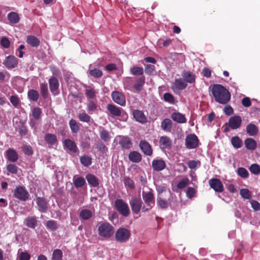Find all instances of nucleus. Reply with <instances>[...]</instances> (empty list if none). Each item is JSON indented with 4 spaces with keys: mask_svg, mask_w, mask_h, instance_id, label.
Instances as JSON below:
<instances>
[{
    "mask_svg": "<svg viewBox=\"0 0 260 260\" xmlns=\"http://www.w3.org/2000/svg\"><path fill=\"white\" fill-rule=\"evenodd\" d=\"M212 93L215 101L221 104H226L231 99L230 92L220 84H214L212 88Z\"/></svg>",
    "mask_w": 260,
    "mask_h": 260,
    "instance_id": "f257e3e1",
    "label": "nucleus"
},
{
    "mask_svg": "<svg viewBox=\"0 0 260 260\" xmlns=\"http://www.w3.org/2000/svg\"><path fill=\"white\" fill-rule=\"evenodd\" d=\"M142 198L146 204V206H143L142 211L146 212L149 211L155 205V199L152 189H150L148 191L142 192Z\"/></svg>",
    "mask_w": 260,
    "mask_h": 260,
    "instance_id": "f03ea898",
    "label": "nucleus"
},
{
    "mask_svg": "<svg viewBox=\"0 0 260 260\" xmlns=\"http://www.w3.org/2000/svg\"><path fill=\"white\" fill-rule=\"evenodd\" d=\"M98 232L100 237L105 239H109L114 234V228L109 223H101L98 226Z\"/></svg>",
    "mask_w": 260,
    "mask_h": 260,
    "instance_id": "7ed1b4c3",
    "label": "nucleus"
},
{
    "mask_svg": "<svg viewBox=\"0 0 260 260\" xmlns=\"http://www.w3.org/2000/svg\"><path fill=\"white\" fill-rule=\"evenodd\" d=\"M130 236L131 232L128 230L120 228L116 232L115 239L118 242L124 243L128 241Z\"/></svg>",
    "mask_w": 260,
    "mask_h": 260,
    "instance_id": "20e7f679",
    "label": "nucleus"
},
{
    "mask_svg": "<svg viewBox=\"0 0 260 260\" xmlns=\"http://www.w3.org/2000/svg\"><path fill=\"white\" fill-rule=\"evenodd\" d=\"M14 196L20 201H26L28 199L29 194L24 187L18 186L14 189Z\"/></svg>",
    "mask_w": 260,
    "mask_h": 260,
    "instance_id": "39448f33",
    "label": "nucleus"
},
{
    "mask_svg": "<svg viewBox=\"0 0 260 260\" xmlns=\"http://www.w3.org/2000/svg\"><path fill=\"white\" fill-rule=\"evenodd\" d=\"M115 207L117 211L123 216H127L130 213L128 205L122 199H117L115 202Z\"/></svg>",
    "mask_w": 260,
    "mask_h": 260,
    "instance_id": "423d86ee",
    "label": "nucleus"
},
{
    "mask_svg": "<svg viewBox=\"0 0 260 260\" xmlns=\"http://www.w3.org/2000/svg\"><path fill=\"white\" fill-rule=\"evenodd\" d=\"M142 201L140 197H134L129 201V205L131 206L133 212L135 214H138L142 210Z\"/></svg>",
    "mask_w": 260,
    "mask_h": 260,
    "instance_id": "0eeeda50",
    "label": "nucleus"
},
{
    "mask_svg": "<svg viewBox=\"0 0 260 260\" xmlns=\"http://www.w3.org/2000/svg\"><path fill=\"white\" fill-rule=\"evenodd\" d=\"M107 109L111 115L114 116H119L122 115L124 120L127 118V115L125 113L122 108L118 107L114 105L109 104L107 106Z\"/></svg>",
    "mask_w": 260,
    "mask_h": 260,
    "instance_id": "6e6552de",
    "label": "nucleus"
},
{
    "mask_svg": "<svg viewBox=\"0 0 260 260\" xmlns=\"http://www.w3.org/2000/svg\"><path fill=\"white\" fill-rule=\"evenodd\" d=\"M199 143V139L195 134H189L186 137L185 146L188 149L196 148Z\"/></svg>",
    "mask_w": 260,
    "mask_h": 260,
    "instance_id": "1a4fd4ad",
    "label": "nucleus"
},
{
    "mask_svg": "<svg viewBox=\"0 0 260 260\" xmlns=\"http://www.w3.org/2000/svg\"><path fill=\"white\" fill-rule=\"evenodd\" d=\"M241 123V117L235 115L230 118L228 123H226V125L229 126L232 129H235L240 127Z\"/></svg>",
    "mask_w": 260,
    "mask_h": 260,
    "instance_id": "9d476101",
    "label": "nucleus"
},
{
    "mask_svg": "<svg viewBox=\"0 0 260 260\" xmlns=\"http://www.w3.org/2000/svg\"><path fill=\"white\" fill-rule=\"evenodd\" d=\"M209 184L211 188L216 192H222L224 190L223 185L221 181L217 178H212L209 181Z\"/></svg>",
    "mask_w": 260,
    "mask_h": 260,
    "instance_id": "9b49d317",
    "label": "nucleus"
},
{
    "mask_svg": "<svg viewBox=\"0 0 260 260\" xmlns=\"http://www.w3.org/2000/svg\"><path fill=\"white\" fill-rule=\"evenodd\" d=\"M112 100L120 106H124L126 103L124 95L120 92L117 91H113L111 94Z\"/></svg>",
    "mask_w": 260,
    "mask_h": 260,
    "instance_id": "f8f14e48",
    "label": "nucleus"
},
{
    "mask_svg": "<svg viewBox=\"0 0 260 260\" xmlns=\"http://www.w3.org/2000/svg\"><path fill=\"white\" fill-rule=\"evenodd\" d=\"M49 88L51 92L54 95L59 93V81L57 78L54 76H52L49 80Z\"/></svg>",
    "mask_w": 260,
    "mask_h": 260,
    "instance_id": "ddd939ff",
    "label": "nucleus"
},
{
    "mask_svg": "<svg viewBox=\"0 0 260 260\" xmlns=\"http://www.w3.org/2000/svg\"><path fill=\"white\" fill-rule=\"evenodd\" d=\"M134 118L138 122L144 124L147 122V119L143 111L139 110H134L133 111Z\"/></svg>",
    "mask_w": 260,
    "mask_h": 260,
    "instance_id": "4468645a",
    "label": "nucleus"
},
{
    "mask_svg": "<svg viewBox=\"0 0 260 260\" xmlns=\"http://www.w3.org/2000/svg\"><path fill=\"white\" fill-rule=\"evenodd\" d=\"M166 167L165 161L161 158H155L152 161V167L155 171H160Z\"/></svg>",
    "mask_w": 260,
    "mask_h": 260,
    "instance_id": "2eb2a0df",
    "label": "nucleus"
},
{
    "mask_svg": "<svg viewBox=\"0 0 260 260\" xmlns=\"http://www.w3.org/2000/svg\"><path fill=\"white\" fill-rule=\"evenodd\" d=\"M139 146L143 152L147 155L151 156L152 154V149L151 145L146 141H141Z\"/></svg>",
    "mask_w": 260,
    "mask_h": 260,
    "instance_id": "dca6fc26",
    "label": "nucleus"
},
{
    "mask_svg": "<svg viewBox=\"0 0 260 260\" xmlns=\"http://www.w3.org/2000/svg\"><path fill=\"white\" fill-rule=\"evenodd\" d=\"M36 203L38 206V210L42 213H46L48 209V203L46 199L43 197H37Z\"/></svg>",
    "mask_w": 260,
    "mask_h": 260,
    "instance_id": "f3484780",
    "label": "nucleus"
},
{
    "mask_svg": "<svg viewBox=\"0 0 260 260\" xmlns=\"http://www.w3.org/2000/svg\"><path fill=\"white\" fill-rule=\"evenodd\" d=\"M4 64L7 68L13 69L17 67L18 61L14 56L9 55L6 58Z\"/></svg>",
    "mask_w": 260,
    "mask_h": 260,
    "instance_id": "a211bd4d",
    "label": "nucleus"
},
{
    "mask_svg": "<svg viewBox=\"0 0 260 260\" xmlns=\"http://www.w3.org/2000/svg\"><path fill=\"white\" fill-rule=\"evenodd\" d=\"M119 143L120 146L124 149H129L132 146L131 140L128 137L119 136Z\"/></svg>",
    "mask_w": 260,
    "mask_h": 260,
    "instance_id": "6ab92c4d",
    "label": "nucleus"
},
{
    "mask_svg": "<svg viewBox=\"0 0 260 260\" xmlns=\"http://www.w3.org/2000/svg\"><path fill=\"white\" fill-rule=\"evenodd\" d=\"M145 83V78L144 76H141L137 78L136 80L135 84L133 85V88L136 91H140L143 89V87Z\"/></svg>",
    "mask_w": 260,
    "mask_h": 260,
    "instance_id": "aec40b11",
    "label": "nucleus"
},
{
    "mask_svg": "<svg viewBox=\"0 0 260 260\" xmlns=\"http://www.w3.org/2000/svg\"><path fill=\"white\" fill-rule=\"evenodd\" d=\"M159 145L162 149L170 148L172 144V141L167 136H162L159 138Z\"/></svg>",
    "mask_w": 260,
    "mask_h": 260,
    "instance_id": "412c9836",
    "label": "nucleus"
},
{
    "mask_svg": "<svg viewBox=\"0 0 260 260\" xmlns=\"http://www.w3.org/2000/svg\"><path fill=\"white\" fill-rule=\"evenodd\" d=\"M86 179L88 184L93 187H97L99 185V179L94 175L88 174L86 176Z\"/></svg>",
    "mask_w": 260,
    "mask_h": 260,
    "instance_id": "4be33fe9",
    "label": "nucleus"
},
{
    "mask_svg": "<svg viewBox=\"0 0 260 260\" xmlns=\"http://www.w3.org/2000/svg\"><path fill=\"white\" fill-rule=\"evenodd\" d=\"M182 76L185 82L192 83L195 82L196 75L190 71H184L182 74Z\"/></svg>",
    "mask_w": 260,
    "mask_h": 260,
    "instance_id": "5701e85b",
    "label": "nucleus"
},
{
    "mask_svg": "<svg viewBox=\"0 0 260 260\" xmlns=\"http://www.w3.org/2000/svg\"><path fill=\"white\" fill-rule=\"evenodd\" d=\"M24 223L27 227L35 229L38 225V221L35 216H28L25 219Z\"/></svg>",
    "mask_w": 260,
    "mask_h": 260,
    "instance_id": "b1692460",
    "label": "nucleus"
},
{
    "mask_svg": "<svg viewBox=\"0 0 260 260\" xmlns=\"http://www.w3.org/2000/svg\"><path fill=\"white\" fill-rule=\"evenodd\" d=\"M172 119L179 123H184L186 122V119L185 116L179 112L173 113L171 115Z\"/></svg>",
    "mask_w": 260,
    "mask_h": 260,
    "instance_id": "393cba45",
    "label": "nucleus"
},
{
    "mask_svg": "<svg viewBox=\"0 0 260 260\" xmlns=\"http://www.w3.org/2000/svg\"><path fill=\"white\" fill-rule=\"evenodd\" d=\"M245 145L246 148L249 150H254L256 149L257 144L256 141L252 138H247L245 140Z\"/></svg>",
    "mask_w": 260,
    "mask_h": 260,
    "instance_id": "a878e982",
    "label": "nucleus"
},
{
    "mask_svg": "<svg viewBox=\"0 0 260 260\" xmlns=\"http://www.w3.org/2000/svg\"><path fill=\"white\" fill-rule=\"evenodd\" d=\"M64 146L73 152H76L77 150V147L75 143L70 139H66L64 140Z\"/></svg>",
    "mask_w": 260,
    "mask_h": 260,
    "instance_id": "bb28decb",
    "label": "nucleus"
},
{
    "mask_svg": "<svg viewBox=\"0 0 260 260\" xmlns=\"http://www.w3.org/2000/svg\"><path fill=\"white\" fill-rule=\"evenodd\" d=\"M161 128L167 132H170L171 131L172 127V122L170 119H165L161 123Z\"/></svg>",
    "mask_w": 260,
    "mask_h": 260,
    "instance_id": "cd10ccee",
    "label": "nucleus"
},
{
    "mask_svg": "<svg viewBox=\"0 0 260 260\" xmlns=\"http://www.w3.org/2000/svg\"><path fill=\"white\" fill-rule=\"evenodd\" d=\"M7 156L8 159L12 162H16L18 159L16 151L13 149H9L7 151Z\"/></svg>",
    "mask_w": 260,
    "mask_h": 260,
    "instance_id": "c85d7f7f",
    "label": "nucleus"
},
{
    "mask_svg": "<svg viewBox=\"0 0 260 260\" xmlns=\"http://www.w3.org/2000/svg\"><path fill=\"white\" fill-rule=\"evenodd\" d=\"M8 20L11 24H16L19 22L20 18L18 14L14 12H11L8 14Z\"/></svg>",
    "mask_w": 260,
    "mask_h": 260,
    "instance_id": "c756f323",
    "label": "nucleus"
},
{
    "mask_svg": "<svg viewBox=\"0 0 260 260\" xmlns=\"http://www.w3.org/2000/svg\"><path fill=\"white\" fill-rule=\"evenodd\" d=\"M129 159L134 162H139L142 159L141 154L137 151H132L128 155Z\"/></svg>",
    "mask_w": 260,
    "mask_h": 260,
    "instance_id": "7c9ffc66",
    "label": "nucleus"
},
{
    "mask_svg": "<svg viewBox=\"0 0 260 260\" xmlns=\"http://www.w3.org/2000/svg\"><path fill=\"white\" fill-rule=\"evenodd\" d=\"M88 72L91 76L95 78H100L103 76L102 71L98 69L92 68V64H90Z\"/></svg>",
    "mask_w": 260,
    "mask_h": 260,
    "instance_id": "2f4dec72",
    "label": "nucleus"
},
{
    "mask_svg": "<svg viewBox=\"0 0 260 260\" xmlns=\"http://www.w3.org/2000/svg\"><path fill=\"white\" fill-rule=\"evenodd\" d=\"M27 43L32 47H37L40 43V40L34 36H28L27 37Z\"/></svg>",
    "mask_w": 260,
    "mask_h": 260,
    "instance_id": "473e14b6",
    "label": "nucleus"
},
{
    "mask_svg": "<svg viewBox=\"0 0 260 260\" xmlns=\"http://www.w3.org/2000/svg\"><path fill=\"white\" fill-rule=\"evenodd\" d=\"M175 88L179 90H183L187 86V83L182 78L176 79L174 83Z\"/></svg>",
    "mask_w": 260,
    "mask_h": 260,
    "instance_id": "72a5a7b5",
    "label": "nucleus"
},
{
    "mask_svg": "<svg viewBox=\"0 0 260 260\" xmlns=\"http://www.w3.org/2000/svg\"><path fill=\"white\" fill-rule=\"evenodd\" d=\"M246 132L249 136H253L257 134L258 128L254 124L250 123L246 127Z\"/></svg>",
    "mask_w": 260,
    "mask_h": 260,
    "instance_id": "f704fd0d",
    "label": "nucleus"
},
{
    "mask_svg": "<svg viewBox=\"0 0 260 260\" xmlns=\"http://www.w3.org/2000/svg\"><path fill=\"white\" fill-rule=\"evenodd\" d=\"M45 141L50 145H54L57 142V138L55 135L51 134H47L44 137Z\"/></svg>",
    "mask_w": 260,
    "mask_h": 260,
    "instance_id": "c9c22d12",
    "label": "nucleus"
},
{
    "mask_svg": "<svg viewBox=\"0 0 260 260\" xmlns=\"http://www.w3.org/2000/svg\"><path fill=\"white\" fill-rule=\"evenodd\" d=\"M85 91V94L88 99H94L97 93L96 91L91 87H88Z\"/></svg>",
    "mask_w": 260,
    "mask_h": 260,
    "instance_id": "e433bc0d",
    "label": "nucleus"
},
{
    "mask_svg": "<svg viewBox=\"0 0 260 260\" xmlns=\"http://www.w3.org/2000/svg\"><path fill=\"white\" fill-rule=\"evenodd\" d=\"M73 182L75 186L77 188L82 187L86 183L84 178L82 177L77 178H76L75 176L74 177Z\"/></svg>",
    "mask_w": 260,
    "mask_h": 260,
    "instance_id": "4c0bfd02",
    "label": "nucleus"
},
{
    "mask_svg": "<svg viewBox=\"0 0 260 260\" xmlns=\"http://www.w3.org/2000/svg\"><path fill=\"white\" fill-rule=\"evenodd\" d=\"M231 143L235 148L238 149L242 146V141L239 137L235 136L232 138Z\"/></svg>",
    "mask_w": 260,
    "mask_h": 260,
    "instance_id": "58836bf2",
    "label": "nucleus"
},
{
    "mask_svg": "<svg viewBox=\"0 0 260 260\" xmlns=\"http://www.w3.org/2000/svg\"><path fill=\"white\" fill-rule=\"evenodd\" d=\"M70 127L73 133H77L80 129L79 123L74 120L71 119L69 122Z\"/></svg>",
    "mask_w": 260,
    "mask_h": 260,
    "instance_id": "ea45409f",
    "label": "nucleus"
},
{
    "mask_svg": "<svg viewBox=\"0 0 260 260\" xmlns=\"http://www.w3.org/2000/svg\"><path fill=\"white\" fill-rule=\"evenodd\" d=\"M42 109L39 107H35L32 110L31 116L35 120H38L41 117Z\"/></svg>",
    "mask_w": 260,
    "mask_h": 260,
    "instance_id": "a19ab883",
    "label": "nucleus"
},
{
    "mask_svg": "<svg viewBox=\"0 0 260 260\" xmlns=\"http://www.w3.org/2000/svg\"><path fill=\"white\" fill-rule=\"evenodd\" d=\"M92 215V212L88 209H83L80 213V217L84 220H87L89 219Z\"/></svg>",
    "mask_w": 260,
    "mask_h": 260,
    "instance_id": "79ce46f5",
    "label": "nucleus"
},
{
    "mask_svg": "<svg viewBox=\"0 0 260 260\" xmlns=\"http://www.w3.org/2000/svg\"><path fill=\"white\" fill-rule=\"evenodd\" d=\"M237 173L238 176L244 179L248 178L249 175L248 171L243 167L239 168L237 170Z\"/></svg>",
    "mask_w": 260,
    "mask_h": 260,
    "instance_id": "37998d69",
    "label": "nucleus"
},
{
    "mask_svg": "<svg viewBox=\"0 0 260 260\" xmlns=\"http://www.w3.org/2000/svg\"><path fill=\"white\" fill-rule=\"evenodd\" d=\"M28 98L32 101H37L39 97V92L34 89L29 90L28 92Z\"/></svg>",
    "mask_w": 260,
    "mask_h": 260,
    "instance_id": "c03bdc74",
    "label": "nucleus"
},
{
    "mask_svg": "<svg viewBox=\"0 0 260 260\" xmlns=\"http://www.w3.org/2000/svg\"><path fill=\"white\" fill-rule=\"evenodd\" d=\"M130 72L133 75L141 76L144 73V70L143 68L135 66L131 69Z\"/></svg>",
    "mask_w": 260,
    "mask_h": 260,
    "instance_id": "a18cd8bd",
    "label": "nucleus"
},
{
    "mask_svg": "<svg viewBox=\"0 0 260 260\" xmlns=\"http://www.w3.org/2000/svg\"><path fill=\"white\" fill-rule=\"evenodd\" d=\"M80 159L81 163L85 167H88L92 162L91 158L86 155L81 156Z\"/></svg>",
    "mask_w": 260,
    "mask_h": 260,
    "instance_id": "49530a36",
    "label": "nucleus"
},
{
    "mask_svg": "<svg viewBox=\"0 0 260 260\" xmlns=\"http://www.w3.org/2000/svg\"><path fill=\"white\" fill-rule=\"evenodd\" d=\"M78 118L81 121L87 123H89L91 119V117L84 111L79 114Z\"/></svg>",
    "mask_w": 260,
    "mask_h": 260,
    "instance_id": "de8ad7c7",
    "label": "nucleus"
},
{
    "mask_svg": "<svg viewBox=\"0 0 260 260\" xmlns=\"http://www.w3.org/2000/svg\"><path fill=\"white\" fill-rule=\"evenodd\" d=\"M123 183L125 187L129 188L130 189H133L135 187L133 180L129 177H125L123 180Z\"/></svg>",
    "mask_w": 260,
    "mask_h": 260,
    "instance_id": "09e8293b",
    "label": "nucleus"
},
{
    "mask_svg": "<svg viewBox=\"0 0 260 260\" xmlns=\"http://www.w3.org/2000/svg\"><path fill=\"white\" fill-rule=\"evenodd\" d=\"M250 172L255 175L260 174V166L257 164H252L249 168Z\"/></svg>",
    "mask_w": 260,
    "mask_h": 260,
    "instance_id": "8fccbe9b",
    "label": "nucleus"
},
{
    "mask_svg": "<svg viewBox=\"0 0 260 260\" xmlns=\"http://www.w3.org/2000/svg\"><path fill=\"white\" fill-rule=\"evenodd\" d=\"M62 257V252L60 249H56L54 250L52 260H61Z\"/></svg>",
    "mask_w": 260,
    "mask_h": 260,
    "instance_id": "3c124183",
    "label": "nucleus"
},
{
    "mask_svg": "<svg viewBox=\"0 0 260 260\" xmlns=\"http://www.w3.org/2000/svg\"><path fill=\"white\" fill-rule=\"evenodd\" d=\"M157 205L161 209H166L168 208V203L167 201L160 197L157 198Z\"/></svg>",
    "mask_w": 260,
    "mask_h": 260,
    "instance_id": "603ef678",
    "label": "nucleus"
},
{
    "mask_svg": "<svg viewBox=\"0 0 260 260\" xmlns=\"http://www.w3.org/2000/svg\"><path fill=\"white\" fill-rule=\"evenodd\" d=\"M240 194L245 199H250L251 197L250 191L246 188H243L240 190Z\"/></svg>",
    "mask_w": 260,
    "mask_h": 260,
    "instance_id": "864d4df0",
    "label": "nucleus"
},
{
    "mask_svg": "<svg viewBox=\"0 0 260 260\" xmlns=\"http://www.w3.org/2000/svg\"><path fill=\"white\" fill-rule=\"evenodd\" d=\"M46 225L48 229L52 231H55L58 228L57 223L54 220H49L46 222Z\"/></svg>",
    "mask_w": 260,
    "mask_h": 260,
    "instance_id": "5fc2aeb1",
    "label": "nucleus"
},
{
    "mask_svg": "<svg viewBox=\"0 0 260 260\" xmlns=\"http://www.w3.org/2000/svg\"><path fill=\"white\" fill-rule=\"evenodd\" d=\"M164 100L170 104H174L175 103V98L174 96L170 93L168 92L165 93L164 94Z\"/></svg>",
    "mask_w": 260,
    "mask_h": 260,
    "instance_id": "6e6d98bb",
    "label": "nucleus"
},
{
    "mask_svg": "<svg viewBox=\"0 0 260 260\" xmlns=\"http://www.w3.org/2000/svg\"><path fill=\"white\" fill-rule=\"evenodd\" d=\"M41 93L44 98H46L48 94L47 84L42 83L40 84Z\"/></svg>",
    "mask_w": 260,
    "mask_h": 260,
    "instance_id": "4d7b16f0",
    "label": "nucleus"
},
{
    "mask_svg": "<svg viewBox=\"0 0 260 260\" xmlns=\"http://www.w3.org/2000/svg\"><path fill=\"white\" fill-rule=\"evenodd\" d=\"M100 135L101 138L105 142L109 141L110 139L109 132L104 129L101 131Z\"/></svg>",
    "mask_w": 260,
    "mask_h": 260,
    "instance_id": "13d9d810",
    "label": "nucleus"
},
{
    "mask_svg": "<svg viewBox=\"0 0 260 260\" xmlns=\"http://www.w3.org/2000/svg\"><path fill=\"white\" fill-rule=\"evenodd\" d=\"M188 183L189 179L187 178H184L178 182L177 186L178 188L182 189L187 186Z\"/></svg>",
    "mask_w": 260,
    "mask_h": 260,
    "instance_id": "bf43d9fd",
    "label": "nucleus"
},
{
    "mask_svg": "<svg viewBox=\"0 0 260 260\" xmlns=\"http://www.w3.org/2000/svg\"><path fill=\"white\" fill-rule=\"evenodd\" d=\"M132 83V79L131 77H126L123 80V84L125 89L128 90L131 89V84Z\"/></svg>",
    "mask_w": 260,
    "mask_h": 260,
    "instance_id": "052dcab7",
    "label": "nucleus"
},
{
    "mask_svg": "<svg viewBox=\"0 0 260 260\" xmlns=\"http://www.w3.org/2000/svg\"><path fill=\"white\" fill-rule=\"evenodd\" d=\"M186 196L188 198L191 199L195 196L196 190L193 187H188L186 189Z\"/></svg>",
    "mask_w": 260,
    "mask_h": 260,
    "instance_id": "680f3d73",
    "label": "nucleus"
},
{
    "mask_svg": "<svg viewBox=\"0 0 260 260\" xmlns=\"http://www.w3.org/2000/svg\"><path fill=\"white\" fill-rule=\"evenodd\" d=\"M155 71V66L152 64H147L145 68L146 74L148 75H153Z\"/></svg>",
    "mask_w": 260,
    "mask_h": 260,
    "instance_id": "e2e57ef3",
    "label": "nucleus"
},
{
    "mask_svg": "<svg viewBox=\"0 0 260 260\" xmlns=\"http://www.w3.org/2000/svg\"><path fill=\"white\" fill-rule=\"evenodd\" d=\"M96 104L92 101H90L87 105V111L90 114L94 111L96 109Z\"/></svg>",
    "mask_w": 260,
    "mask_h": 260,
    "instance_id": "0e129e2a",
    "label": "nucleus"
},
{
    "mask_svg": "<svg viewBox=\"0 0 260 260\" xmlns=\"http://www.w3.org/2000/svg\"><path fill=\"white\" fill-rule=\"evenodd\" d=\"M7 170L12 174H16L18 171V167L13 164H9L7 166Z\"/></svg>",
    "mask_w": 260,
    "mask_h": 260,
    "instance_id": "69168bd1",
    "label": "nucleus"
},
{
    "mask_svg": "<svg viewBox=\"0 0 260 260\" xmlns=\"http://www.w3.org/2000/svg\"><path fill=\"white\" fill-rule=\"evenodd\" d=\"M30 258V254L25 252H20L18 256V260H29Z\"/></svg>",
    "mask_w": 260,
    "mask_h": 260,
    "instance_id": "338daca9",
    "label": "nucleus"
},
{
    "mask_svg": "<svg viewBox=\"0 0 260 260\" xmlns=\"http://www.w3.org/2000/svg\"><path fill=\"white\" fill-rule=\"evenodd\" d=\"M1 44L3 47L8 48L10 46V42L7 38L3 37L1 40Z\"/></svg>",
    "mask_w": 260,
    "mask_h": 260,
    "instance_id": "774afa93",
    "label": "nucleus"
}]
</instances>
